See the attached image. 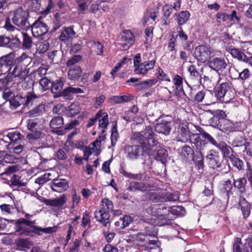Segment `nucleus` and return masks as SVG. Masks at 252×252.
<instances>
[{
    "label": "nucleus",
    "mask_w": 252,
    "mask_h": 252,
    "mask_svg": "<svg viewBox=\"0 0 252 252\" xmlns=\"http://www.w3.org/2000/svg\"><path fill=\"white\" fill-rule=\"evenodd\" d=\"M133 139L142 144L145 153L163 164L166 162L167 152L158 145V142L154 138L151 128L147 127L143 131L135 132Z\"/></svg>",
    "instance_id": "nucleus-1"
},
{
    "label": "nucleus",
    "mask_w": 252,
    "mask_h": 252,
    "mask_svg": "<svg viewBox=\"0 0 252 252\" xmlns=\"http://www.w3.org/2000/svg\"><path fill=\"white\" fill-rule=\"evenodd\" d=\"M2 136L0 138V145L10 153L19 155L24 151L26 139L19 131L8 132Z\"/></svg>",
    "instance_id": "nucleus-2"
},
{
    "label": "nucleus",
    "mask_w": 252,
    "mask_h": 252,
    "mask_svg": "<svg viewBox=\"0 0 252 252\" xmlns=\"http://www.w3.org/2000/svg\"><path fill=\"white\" fill-rule=\"evenodd\" d=\"M29 13L22 8L17 9L14 12L12 18L13 23L17 27L23 30L28 29L30 24L28 21Z\"/></svg>",
    "instance_id": "nucleus-3"
},
{
    "label": "nucleus",
    "mask_w": 252,
    "mask_h": 252,
    "mask_svg": "<svg viewBox=\"0 0 252 252\" xmlns=\"http://www.w3.org/2000/svg\"><path fill=\"white\" fill-rule=\"evenodd\" d=\"M150 199L155 201H176L179 199V193L165 192H150L148 193Z\"/></svg>",
    "instance_id": "nucleus-4"
},
{
    "label": "nucleus",
    "mask_w": 252,
    "mask_h": 252,
    "mask_svg": "<svg viewBox=\"0 0 252 252\" xmlns=\"http://www.w3.org/2000/svg\"><path fill=\"white\" fill-rule=\"evenodd\" d=\"M9 78H17L19 80H25L29 74V69L23 67L21 65L17 64L12 68L9 67L8 69Z\"/></svg>",
    "instance_id": "nucleus-5"
},
{
    "label": "nucleus",
    "mask_w": 252,
    "mask_h": 252,
    "mask_svg": "<svg viewBox=\"0 0 252 252\" xmlns=\"http://www.w3.org/2000/svg\"><path fill=\"white\" fill-rule=\"evenodd\" d=\"M230 86L228 82H222L217 88L216 95L217 98L220 101L227 102L230 99Z\"/></svg>",
    "instance_id": "nucleus-6"
},
{
    "label": "nucleus",
    "mask_w": 252,
    "mask_h": 252,
    "mask_svg": "<svg viewBox=\"0 0 252 252\" xmlns=\"http://www.w3.org/2000/svg\"><path fill=\"white\" fill-rule=\"evenodd\" d=\"M43 18L40 17L32 26V32L35 37H39L45 35L49 30L47 25L42 21Z\"/></svg>",
    "instance_id": "nucleus-7"
},
{
    "label": "nucleus",
    "mask_w": 252,
    "mask_h": 252,
    "mask_svg": "<svg viewBox=\"0 0 252 252\" xmlns=\"http://www.w3.org/2000/svg\"><path fill=\"white\" fill-rule=\"evenodd\" d=\"M208 65L218 73V75H220L226 69L227 63L224 58L216 57L209 61Z\"/></svg>",
    "instance_id": "nucleus-8"
},
{
    "label": "nucleus",
    "mask_w": 252,
    "mask_h": 252,
    "mask_svg": "<svg viewBox=\"0 0 252 252\" xmlns=\"http://www.w3.org/2000/svg\"><path fill=\"white\" fill-rule=\"evenodd\" d=\"M132 138L135 143L140 144L141 146L139 145H128L125 148V152L127 158L131 159H137L140 155L145 153V152L143 151L142 144L139 142H137L133 139V135Z\"/></svg>",
    "instance_id": "nucleus-9"
},
{
    "label": "nucleus",
    "mask_w": 252,
    "mask_h": 252,
    "mask_svg": "<svg viewBox=\"0 0 252 252\" xmlns=\"http://www.w3.org/2000/svg\"><path fill=\"white\" fill-rule=\"evenodd\" d=\"M211 53L210 47L204 45L196 47L194 51L196 58L202 63L205 62L211 58Z\"/></svg>",
    "instance_id": "nucleus-10"
},
{
    "label": "nucleus",
    "mask_w": 252,
    "mask_h": 252,
    "mask_svg": "<svg viewBox=\"0 0 252 252\" xmlns=\"http://www.w3.org/2000/svg\"><path fill=\"white\" fill-rule=\"evenodd\" d=\"M134 36L129 30L124 32L120 38V44L123 50H126L134 43Z\"/></svg>",
    "instance_id": "nucleus-11"
},
{
    "label": "nucleus",
    "mask_w": 252,
    "mask_h": 252,
    "mask_svg": "<svg viewBox=\"0 0 252 252\" xmlns=\"http://www.w3.org/2000/svg\"><path fill=\"white\" fill-rule=\"evenodd\" d=\"M172 126L173 123L171 121L162 119L156 124L155 129L157 132L166 135L170 133Z\"/></svg>",
    "instance_id": "nucleus-12"
},
{
    "label": "nucleus",
    "mask_w": 252,
    "mask_h": 252,
    "mask_svg": "<svg viewBox=\"0 0 252 252\" xmlns=\"http://www.w3.org/2000/svg\"><path fill=\"white\" fill-rule=\"evenodd\" d=\"M68 183L65 179H55L51 184L52 190L58 192H62L67 190L68 188Z\"/></svg>",
    "instance_id": "nucleus-13"
},
{
    "label": "nucleus",
    "mask_w": 252,
    "mask_h": 252,
    "mask_svg": "<svg viewBox=\"0 0 252 252\" xmlns=\"http://www.w3.org/2000/svg\"><path fill=\"white\" fill-rule=\"evenodd\" d=\"M94 215L96 220L104 226L107 227L110 225V214L106 210L100 208L98 211H95Z\"/></svg>",
    "instance_id": "nucleus-14"
},
{
    "label": "nucleus",
    "mask_w": 252,
    "mask_h": 252,
    "mask_svg": "<svg viewBox=\"0 0 252 252\" xmlns=\"http://www.w3.org/2000/svg\"><path fill=\"white\" fill-rule=\"evenodd\" d=\"M30 225V221L22 219L17 221L16 224V230L19 234H24L27 235L31 231V229L29 226Z\"/></svg>",
    "instance_id": "nucleus-15"
},
{
    "label": "nucleus",
    "mask_w": 252,
    "mask_h": 252,
    "mask_svg": "<svg viewBox=\"0 0 252 252\" xmlns=\"http://www.w3.org/2000/svg\"><path fill=\"white\" fill-rule=\"evenodd\" d=\"M155 64V61L154 60L145 62L136 66L134 71L137 74H146L149 70L153 68Z\"/></svg>",
    "instance_id": "nucleus-16"
},
{
    "label": "nucleus",
    "mask_w": 252,
    "mask_h": 252,
    "mask_svg": "<svg viewBox=\"0 0 252 252\" xmlns=\"http://www.w3.org/2000/svg\"><path fill=\"white\" fill-rule=\"evenodd\" d=\"M126 240L127 243H132L135 245L143 246L144 245L143 243L148 241V237L144 234L139 233L127 236Z\"/></svg>",
    "instance_id": "nucleus-17"
},
{
    "label": "nucleus",
    "mask_w": 252,
    "mask_h": 252,
    "mask_svg": "<svg viewBox=\"0 0 252 252\" xmlns=\"http://www.w3.org/2000/svg\"><path fill=\"white\" fill-rule=\"evenodd\" d=\"M206 159L213 168L220 166V160L219 153L215 150H212L206 156Z\"/></svg>",
    "instance_id": "nucleus-18"
},
{
    "label": "nucleus",
    "mask_w": 252,
    "mask_h": 252,
    "mask_svg": "<svg viewBox=\"0 0 252 252\" xmlns=\"http://www.w3.org/2000/svg\"><path fill=\"white\" fill-rule=\"evenodd\" d=\"M177 141L186 142L189 138V132L188 128L186 126H180L176 132Z\"/></svg>",
    "instance_id": "nucleus-19"
},
{
    "label": "nucleus",
    "mask_w": 252,
    "mask_h": 252,
    "mask_svg": "<svg viewBox=\"0 0 252 252\" xmlns=\"http://www.w3.org/2000/svg\"><path fill=\"white\" fill-rule=\"evenodd\" d=\"M66 201V196L63 194L58 197L52 199L46 200L45 203L46 205L49 206L56 208H60L65 204Z\"/></svg>",
    "instance_id": "nucleus-20"
},
{
    "label": "nucleus",
    "mask_w": 252,
    "mask_h": 252,
    "mask_svg": "<svg viewBox=\"0 0 252 252\" xmlns=\"http://www.w3.org/2000/svg\"><path fill=\"white\" fill-rule=\"evenodd\" d=\"M96 118L99 120V127L102 129L101 131L104 133L109 124L108 115L106 113H102L101 111H99L96 114Z\"/></svg>",
    "instance_id": "nucleus-21"
},
{
    "label": "nucleus",
    "mask_w": 252,
    "mask_h": 252,
    "mask_svg": "<svg viewBox=\"0 0 252 252\" xmlns=\"http://www.w3.org/2000/svg\"><path fill=\"white\" fill-rule=\"evenodd\" d=\"M75 32L71 27H65L61 32L59 39L62 41H69L75 36Z\"/></svg>",
    "instance_id": "nucleus-22"
},
{
    "label": "nucleus",
    "mask_w": 252,
    "mask_h": 252,
    "mask_svg": "<svg viewBox=\"0 0 252 252\" xmlns=\"http://www.w3.org/2000/svg\"><path fill=\"white\" fill-rule=\"evenodd\" d=\"M129 188L131 190H138L144 191L147 190H152L153 187L148 183L133 182L130 184Z\"/></svg>",
    "instance_id": "nucleus-23"
},
{
    "label": "nucleus",
    "mask_w": 252,
    "mask_h": 252,
    "mask_svg": "<svg viewBox=\"0 0 252 252\" xmlns=\"http://www.w3.org/2000/svg\"><path fill=\"white\" fill-rule=\"evenodd\" d=\"M207 145V143L204 141H197L196 143L197 149L199 151L198 153V160H196V164L198 168H202L203 166V157L201 151L203 150Z\"/></svg>",
    "instance_id": "nucleus-24"
},
{
    "label": "nucleus",
    "mask_w": 252,
    "mask_h": 252,
    "mask_svg": "<svg viewBox=\"0 0 252 252\" xmlns=\"http://www.w3.org/2000/svg\"><path fill=\"white\" fill-rule=\"evenodd\" d=\"M239 205L244 218H247L250 214L251 205L245 198L242 196L240 197Z\"/></svg>",
    "instance_id": "nucleus-25"
},
{
    "label": "nucleus",
    "mask_w": 252,
    "mask_h": 252,
    "mask_svg": "<svg viewBox=\"0 0 252 252\" xmlns=\"http://www.w3.org/2000/svg\"><path fill=\"white\" fill-rule=\"evenodd\" d=\"M64 79L60 78L55 80L54 82L52 83L51 91L53 93L55 94H60V95H63L62 93L63 87V86Z\"/></svg>",
    "instance_id": "nucleus-26"
},
{
    "label": "nucleus",
    "mask_w": 252,
    "mask_h": 252,
    "mask_svg": "<svg viewBox=\"0 0 252 252\" xmlns=\"http://www.w3.org/2000/svg\"><path fill=\"white\" fill-rule=\"evenodd\" d=\"M82 72L80 66H76L75 67L71 68L68 72V78L70 80H77L81 76Z\"/></svg>",
    "instance_id": "nucleus-27"
},
{
    "label": "nucleus",
    "mask_w": 252,
    "mask_h": 252,
    "mask_svg": "<svg viewBox=\"0 0 252 252\" xmlns=\"http://www.w3.org/2000/svg\"><path fill=\"white\" fill-rule=\"evenodd\" d=\"M175 19L178 25L180 26L185 24L189 20L190 13L188 11H182L175 14Z\"/></svg>",
    "instance_id": "nucleus-28"
},
{
    "label": "nucleus",
    "mask_w": 252,
    "mask_h": 252,
    "mask_svg": "<svg viewBox=\"0 0 252 252\" xmlns=\"http://www.w3.org/2000/svg\"><path fill=\"white\" fill-rule=\"evenodd\" d=\"M33 228V231L39 235H41L42 233L51 234L53 232H55L57 230V226H56L46 228H42L38 226H34Z\"/></svg>",
    "instance_id": "nucleus-29"
},
{
    "label": "nucleus",
    "mask_w": 252,
    "mask_h": 252,
    "mask_svg": "<svg viewBox=\"0 0 252 252\" xmlns=\"http://www.w3.org/2000/svg\"><path fill=\"white\" fill-rule=\"evenodd\" d=\"M220 129L224 132L232 131L235 129L234 124L227 119L222 120L220 125Z\"/></svg>",
    "instance_id": "nucleus-30"
},
{
    "label": "nucleus",
    "mask_w": 252,
    "mask_h": 252,
    "mask_svg": "<svg viewBox=\"0 0 252 252\" xmlns=\"http://www.w3.org/2000/svg\"><path fill=\"white\" fill-rule=\"evenodd\" d=\"M230 53L233 57L237 58L239 60L248 62V58L241 51L236 48H233L230 50Z\"/></svg>",
    "instance_id": "nucleus-31"
},
{
    "label": "nucleus",
    "mask_w": 252,
    "mask_h": 252,
    "mask_svg": "<svg viewBox=\"0 0 252 252\" xmlns=\"http://www.w3.org/2000/svg\"><path fill=\"white\" fill-rule=\"evenodd\" d=\"M229 158L232 165L235 167L238 170H241L244 169L243 161L237 156L231 155L229 156Z\"/></svg>",
    "instance_id": "nucleus-32"
},
{
    "label": "nucleus",
    "mask_w": 252,
    "mask_h": 252,
    "mask_svg": "<svg viewBox=\"0 0 252 252\" xmlns=\"http://www.w3.org/2000/svg\"><path fill=\"white\" fill-rule=\"evenodd\" d=\"M247 183V180L245 178H240L237 180H233L234 186L237 188L241 192L245 190V186Z\"/></svg>",
    "instance_id": "nucleus-33"
},
{
    "label": "nucleus",
    "mask_w": 252,
    "mask_h": 252,
    "mask_svg": "<svg viewBox=\"0 0 252 252\" xmlns=\"http://www.w3.org/2000/svg\"><path fill=\"white\" fill-rule=\"evenodd\" d=\"M11 106L16 108L21 105L25 106V97L21 95H17L12 99L10 100Z\"/></svg>",
    "instance_id": "nucleus-34"
},
{
    "label": "nucleus",
    "mask_w": 252,
    "mask_h": 252,
    "mask_svg": "<svg viewBox=\"0 0 252 252\" xmlns=\"http://www.w3.org/2000/svg\"><path fill=\"white\" fill-rule=\"evenodd\" d=\"M45 111L44 105L39 104L29 112V116L31 117H37L44 113Z\"/></svg>",
    "instance_id": "nucleus-35"
},
{
    "label": "nucleus",
    "mask_w": 252,
    "mask_h": 252,
    "mask_svg": "<svg viewBox=\"0 0 252 252\" xmlns=\"http://www.w3.org/2000/svg\"><path fill=\"white\" fill-rule=\"evenodd\" d=\"M68 115L70 117H73L78 114L81 110L80 104L78 102L72 103L68 107Z\"/></svg>",
    "instance_id": "nucleus-36"
},
{
    "label": "nucleus",
    "mask_w": 252,
    "mask_h": 252,
    "mask_svg": "<svg viewBox=\"0 0 252 252\" xmlns=\"http://www.w3.org/2000/svg\"><path fill=\"white\" fill-rule=\"evenodd\" d=\"M63 124V118L61 116H58L54 118L50 123L51 127L54 129L61 127Z\"/></svg>",
    "instance_id": "nucleus-37"
},
{
    "label": "nucleus",
    "mask_w": 252,
    "mask_h": 252,
    "mask_svg": "<svg viewBox=\"0 0 252 252\" xmlns=\"http://www.w3.org/2000/svg\"><path fill=\"white\" fill-rule=\"evenodd\" d=\"M24 97L25 106L32 105L38 98V96L36 95L33 92H28Z\"/></svg>",
    "instance_id": "nucleus-38"
},
{
    "label": "nucleus",
    "mask_w": 252,
    "mask_h": 252,
    "mask_svg": "<svg viewBox=\"0 0 252 252\" xmlns=\"http://www.w3.org/2000/svg\"><path fill=\"white\" fill-rule=\"evenodd\" d=\"M216 147L218 148L221 151L224 157L229 156L230 151L232 150L231 148L223 142H220L217 144Z\"/></svg>",
    "instance_id": "nucleus-39"
},
{
    "label": "nucleus",
    "mask_w": 252,
    "mask_h": 252,
    "mask_svg": "<svg viewBox=\"0 0 252 252\" xmlns=\"http://www.w3.org/2000/svg\"><path fill=\"white\" fill-rule=\"evenodd\" d=\"M31 62V59L26 54L23 53L21 56L18 57L16 59V62L17 63H22V65L23 67H26Z\"/></svg>",
    "instance_id": "nucleus-40"
},
{
    "label": "nucleus",
    "mask_w": 252,
    "mask_h": 252,
    "mask_svg": "<svg viewBox=\"0 0 252 252\" xmlns=\"http://www.w3.org/2000/svg\"><path fill=\"white\" fill-rule=\"evenodd\" d=\"M83 93V90L79 88L68 87L63 91L62 94L63 96H67L71 94H82Z\"/></svg>",
    "instance_id": "nucleus-41"
},
{
    "label": "nucleus",
    "mask_w": 252,
    "mask_h": 252,
    "mask_svg": "<svg viewBox=\"0 0 252 252\" xmlns=\"http://www.w3.org/2000/svg\"><path fill=\"white\" fill-rule=\"evenodd\" d=\"M169 213V208H167L163 205H159L158 210L157 217L160 219H164L167 218V216Z\"/></svg>",
    "instance_id": "nucleus-42"
},
{
    "label": "nucleus",
    "mask_w": 252,
    "mask_h": 252,
    "mask_svg": "<svg viewBox=\"0 0 252 252\" xmlns=\"http://www.w3.org/2000/svg\"><path fill=\"white\" fill-rule=\"evenodd\" d=\"M169 212L174 215L179 216H184L186 214L185 209L181 206H175L169 208Z\"/></svg>",
    "instance_id": "nucleus-43"
},
{
    "label": "nucleus",
    "mask_w": 252,
    "mask_h": 252,
    "mask_svg": "<svg viewBox=\"0 0 252 252\" xmlns=\"http://www.w3.org/2000/svg\"><path fill=\"white\" fill-rule=\"evenodd\" d=\"M0 154L1 155L0 157L2 158V161L6 163H15L18 160L13 155L7 154L4 151Z\"/></svg>",
    "instance_id": "nucleus-44"
},
{
    "label": "nucleus",
    "mask_w": 252,
    "mask_h": 252,
    "mask_svg": "<svg viewBox=\"0 0 252 252\" xmlns=\"http://www.w3.org/2000/svg\"><path fill=\"white\" fill-rule=\"evenodd\" d=\"M234 252H249L242 245L241 240L239 238H236L233 245Z\"/></svg>",
    "instance_id": "nucleus-45"
},
{
    "label": "nucleus",
    "mask_w": 252,
    "mask_h": 252,
    "mask_svg": "<svg viewBox=\"0 0 252 252\" xmlns=\"http://www.w3.org/2000/svg\"><path fill=\"white\" fill-rule=\"evenodd\" d=\"M129 100V97L127 95L113 96L110 99L112 104L121 103L127 102Z\"/></svg>",
    "instance_id": "nucleus-46"
},
{
    "label": "nucleus",
    "mask_w": 252,
    "mask_h": 252,
    "mask_svg": "<svg viewBox=\"0 0 252 252\" xmlns=\"http://www.w3.org/2000/svg\"><path fill=\"white\" fill-rule=\"evenodd\" d=\"M101 209L106 210V211L109 212L113 210V203L108 198H103L101 200Z\"/></svg>",
    "instance_id": "nucleus-47"
},
{
    "label": "nucleus",
    "mask_w": 252,
    "mask_h": 252,
    "mask_svg": "<svg viewBox=\"0 0 252 252\" xmlns=\"http://www.w3.org/2000/svg\"><path fill=\"white\" fill-rule=\"evenodd\" d=\"M173 82L176 90L178 91L183 90V79L181 76L178 74L175 75L173 78Z\"/></svg>",
    "instance_id": "nucleus-48"
},
{
    "label": "nucleus",
    "mask_w": 252,
    "mask_h": 252,
    "mask_svg": "<svg viewBox=\"0 0 252 252\" xmlns=\"http://www.w3.org/2000/svg\"><path fill=\"white\" fill-rule=\"evenodd\" d=\"M128 62H130V59H128L126 57L124 58L123 60L120 63H119L111 70L110 74L114 77L116 73L118 72L125 64Z\"/></svg>",
    "instance_id": "nucleus-49"
},
{
    "label": "nucleus",
    "mask_w": 252,
    "mask_h": 252,
    "mask_svg": "<svg viewBox=\"0 0 252 252\" xmlns=\"http://www.w3.org/2000/svg\"><path fill=\"white\" fill-rule=\"evenodd\" d=\"M181 155L185 158H188L192 157L193 151L189 146H185L182 148Z\"/></svg>",
    "instance_id": "nucleus-50"
},
{
    "label": "nucleus",
    "mask_w": 252,
    "mask_h": 252,
    "mask_svg": "<svg viewBox=\"0 0 252 252\" xmlns=\"http://www.w3.org/2000/svg\"><path fill=\"white\" fill-rule=\"evenodd\" d=\"M93 0H76L78 5V10L82 13L88 7V4Z\"/></svg>",
    "instance_id": "nucleus-51"
},
{
    "label": "nucleus",
    "mask_w": 252,
    "mask_h": 252,
    "mask_svg": "<svg viewBox=\"0 0 252 252\" xmlns=\"http://www.w3.org/2000/svg\"><path fill=\"white\" fill-rule=\"evenodd\" d=\"M23 37V45L24 47L29 49L32 46V40L31 37L26 33H22Z\"/></svg>",
    "instance_id": "nucleus-52"
},
{
    "label": "nucleus",
    "mask_w": 252,
    "mask_h": 252,
    "mask_svg": "<svg viewBox=\"0 0 252 252\" xmlns=\"http://www.w3.org/2000/svg\"><path fill=\"white\" fill-rule=\"evenodd\" d=\"M51 175V174L50 173H46L44 175L37 178L35 181V183L40 185H43L50 180V176Z\"/></svg>",
    "instance_id": "nucleus-53"
},
{
    "label": "nucleus",
    "mask_w": 252,
    "mask_h": 252,
    "mask_svg": "<svg viewBox=\"0 0 252 252\" xmlns=\"http://www.w3.org/2000/svg\"><path fill=\"white\" fill-rule=\"evenodd\" d=\"M17 244L19 247L28 249L32 245V243L28 239H20L18 241Z\"/></svg>",
    "instance_id": "nucleus-54"
},
{
    "label": "nucleus",
    "mask_w": 252,
    "mask_h": 252,
    "mask_svg": "<svg viewBox=\"0 0 252 252\" xmlns=\"http://www.w3.org/2000/svg\"><path fill=\"white\" fill-rule=\"evenodd\" d=\"M92 47L94 49V52L97 55L103 56V46L100 44V42L93 43Z\"/></svg>",
    "instance_id": "nucleus-55"
},
{
    "label": "nucleus",
    "mask_w": 252,
    "mask_h": 252,
    "mask_svg": "<svg viewBox=\"0 0 252 252\" xmlns=\"http://www.w3.org/2000/svg\"><path fill=\"white\" fill-rule=\"evenodd\" d=\"M80 196L77 194L76 191H74L72 195V205L71 207L72 211L74 208L78 205L80 202Z\"/></svg>",
    "instance_id": "nucleus-56"
},
{
    "label": "nucleus",
    "mask_w": 252,
    "mask_h": 252,
    "mask_svg": "<svg viewBox=\"0 0 252 252\" xmlns=\"http://www.w3.org/2000/svg\"><path fill=\"white\" fill-rule=\"evenodd\" d=\"M82 56L80 55H74L72 58L68 60L66 63V66H70L74 65L82 60Z\"/></svg>",
    "instance_id": "nucleus-57"
},
{
    "label": "nucleus",
    "mask_w": 252,
    "mask_h": 252,
    "mask_svg": "<svg viewBox=\"0 0 252 252\" xmlns=\"http://www.w3.org/2000/svg\"><path fill=\"white\" fill-rule=\"evenodd\" d=\"M61 55V52L59 50H54L48 53L49 58L53 62H58L59 57Z\"/></svg>",
    "instance_id": "nucleus-58"
},
{
    "label": "nucleus",
    "mask_w": 252,
    "mask_h": 252,
    "mask_svg": "<svg viewBox=\"0 0 252 252\" xmlns=\"http://www.w3.org/2000/svg\"><path fill=\"white\" fill-rule=\"evenodd\" d=\"M238 78L243 81L248 79L250 76V71L248 69L245 68L241 72H238Z\"/></svg>",
    "instance_id": "nucleus-59"
},
{
    "label": "nucleus",
    "mask_w": 252,
    "mask_h": 252,
    "mask_svg": "<svg viewBox=\"0 0 252 252\" xmlns=\"http://www.w3.org/2000/svg\"><path fill=\"white\" fill-rule=\"evenodd\" d=\"M49 47V44L48 42L46 41L41 42L37 47V52L40 54L44 53L48 49Z\"/></svg>",
    "instance_id": "nucleus-60"
},
{
    "label": "nucleus",
    "mask_w": 252,
    "mask_h": 252,
    "mask_svg": "<svg viewBox=\"0 0 252 252\" xmlns=\"http://www.w3.org/2000/svg\"><path fill=\"white\" fill-rule=\"evenodd\" d=\"M158 79H160L162 81H167L170 82V79L169 76L165 74L162 69L159 68L157 73V78Z\"/></svg>",
    "instance_id": "nucleus-61"
},
{
    "label": "nucleus",
    "mask_w": 252,
    "mask_h": 252,
    "mask_svg": "<svg viewBox=\"0 0 252 252\" xmlns=\"http://www.w3.org/2000/svg\"><path fill=\"white\" fill-rule=\"evenodd\" d=\"M118 137L119 135L117 130V128L116 127L114 126L112 130V133L111 135V144L113 146L115 145Z\"/></svg>",
    "instance_id": "nucleus-62"
},
{
    "label": "nucleus",
    "mask_w": 252,
    "mask_h": 252,
    "mask_svg": "<svg viewBox=\"0 0 252 252\" xmlns=\"http://www.w3.org/2000/svg\"><path fill=\"white\" fill-rule=\"evenodd\" d=\"M228 21H231L234 23H239L240 18L237 15V12L233 10L230 14H228Z\"/></svg>",
    "instance_id": "nucleus-63"
},
{
    "label": "nucleus",
    "mask_w": 252,
    "mask_h": 252,
    "mask_svg": "<svg viewBox=\"0 0 252 252\" xmlns=\"http://www.w3.org/2000/svg\"><path fill=\"white\" fill-rule=\"evenodd\" d=\"M52 84L50 81L47 78L41 79L39 82V84L43 91H45L49 88V84Z\"/></svg>",
    "instance_id": "nucleus-64"
}]
</instances>
